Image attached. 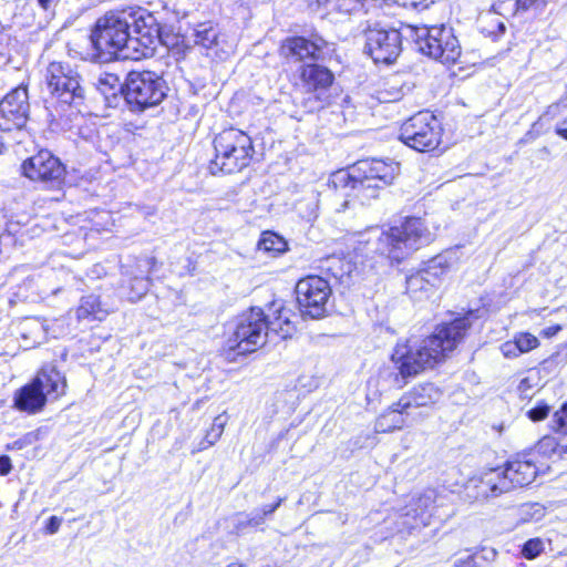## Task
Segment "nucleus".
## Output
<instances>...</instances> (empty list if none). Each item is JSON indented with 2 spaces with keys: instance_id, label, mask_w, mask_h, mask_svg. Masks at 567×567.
I'll use <instances>...</instances> for the list:
<instances>
[{
  "instance_id": "nucleus-1",
  "label": "nucleus",
  "mask_w": 567,
  "mask_h": 567,
  "mask_svg": "<svg viewBox=\"0 0 567 567\" xmlns=\"http://www.w3.org/2000/svg\"><path fill=\"white\" fill-rule=\"evenodd\" d=\"M472 323L468 316L439 326L434 333L422 340L399 341L391 354L398 370L395 382L402 388L406 380L443 361L463 341Z\"/></svg>"
},
{
  "instance_id": "nucleus-2",
  "label": "nucleus",
  "mask_w": 567,
  "mask_h": 567,
  "mask_svg": "<svg viewBox=\"0 0 567 567\" xmlns=\"http://www.w3.org/2000/svg\"><path fill=\"white\" fill-rule=\"evenodd\" d=\"M432 239V233L421 218L409 217L401 226L388 230L372 228L359 234L353 252L355 258L380 256L399 262Z\"/></svg>"
},
{
  "instance_id": "nucleus-3",
  "label": "nucleus",
  "mask_w": 567,
  "mask_h": 567,
  "mask_svg": "<svg viewBox=\"0 0 567 567\" xmlns=\"http://www.w3.org/2000/svg\"><path fill=\"white\" fill-rule=\"evenodd\" d=\"M278 316L268 321L260 308H251L238 316L233 334L227 340L229 350L238 354L255 352L266 343L267 331L271 330L286 339L295 332V326L289 318L290 310L280 307Z\"/></svg>"
},
{
  "instance_id": "nucleus-4",
  "label": "nucleus",
  "mask_w": 567,
  "mask_h": 567,
  "mask_svg": "<svg viewBox=\"0 0 567 567\" xmlns=\"http://www.w3.org/2000/svg\"><path fill=\"white\" fill-rule=\"evenodd\" d=\"M91 42L99 62H107L117 56L133 60L128 49V24L123 10L109 11L99 18L91 33Z\"/></svg>"
},
{
  "instance_id": "nucleus-5",
  "label": "nucleus",
  "mask_w": 567,
  "mask_h": 567,
  "mask_svg": "<svg viewBox=\"0 0 567 567\" xmlns=\"http://www.w3.org/2000/svg\"><path fill=\"white\" fill-rule=\"evenodd\" d=\"M214 148L215 156L209 164L212 174L239 172L248 166L254 153L250 136L233 127L216 135Z\"/></svg>"
},
{
  "instance_id": "nucleus-6",
  "label": "nucleus",
  "mask_w": 567,
  "mask_h": 567,
  "mask_svg": "<svg viewBox=\"0 0 567 567\" xmlns=\"http://www.w3.org/2000/svg\"><path fill=\"white\" fill-rule=\"evenodd\" d=\"M410 29L417 50L423 54L439 60L443 64L455 63L461 56V45L452 28L442 24Z\"/></svg>"
},
{
  "instance_id": "nucleus-7",
  "label": "nucleus",
  "mask_w": 567,
  "mask_h": 567,
  "mask_svg": "<svg viewBox=\"0 0 567 567\" xmlns=\"http://www.w3.org/2000/svg\"><path fill=\"white\" fill-rule=\"evenodd\" d=\"M123 12L128 24V49L133 53V60L153 55L159 40V24L154 14L142 7L127 8Z\"/></svg>"
},
{
  "instance_id": "nucleus-8",
  "label": "nucleus",
  "mask_w": 567,
  "mask_h": 567,
  "mask_svg": "<svg viewBox=\"0 0 567 567\" xmlns=\"http://www.w3.org/2000/svg\"><path fill=\"white\" fill-rule=\"evenodd\" d=\"M165 90L164 81L155 73L132 71L125 81L124 96L132 111L142 112L161 104Z\"/></svg>"
},
{
  "instance_id": "nucleus-9",
  "label": "nucleus",
  "mask_w": 567,
  "mask_h": 567,
  "mask_svg": "<svg viewBox=\"0 0 567 567\" xmlns=\"http://www.w3.org/2000/svg\"><path fill=\"white\" fill-rule=\"evenodd\" d=\"M442 137L441 123L430 111H421L408 118L400 128L399 138L417 152L435 150Z\"/></svg>"
},
{
  "instance_id": "nucleus-10",
  "label": "nucleus",
  "mask_w": 567,
  "mask_h": 567,
  "mask_svg": "<svg viewBox=\"0 0 567 567\" xmlns=\"http://www.w3.org/2000/svg\"><path fill=\"white\" fill-rule=\"evenodd\" d=\"M45 80L48 89L58 103L68 106H79L84 97L81 78L69 63L51 62L47 68Z\"/></svg>"
},
{
  "instance_id": "nucleus-11",
  "label": "nucleus",
  "mask_w": 567,
  "mask_h": 567,
  "mask_svg": "<svg viewBox=\"0 0 567 567\" xmlns=\"http://www.w3.org/2000/svg\"><path fill=\"white\" fill-rule=\"evenodd\" d=\"M296 295L301 315L311 319H319L327 312L331 288L322 277L308 276L297 282Z\"/></svg>"
},
{
  "instance_id": "nucleus-12",
  "label": "nucleus",
  "mask_w": 567,
  "mask_h": 567,
  "mask_svg": "<svg viewBox=\"0 0 567 567\" xmlns=\"http://www.w3.org/2000/svg\"><path fill=\"white\" fill-rule=\"evenodd\" d=\"M364 52L375 63L390 64L400 55L402 41L396 29H384L375 24L364 31Z\"/></svg>"
},
{
  "instance_id": "nucleus-13",
  "label": "nucleus",
  "mask_w": 567,
  "mask_h": 567,
  "mask_svg": "<svg viewBox=\"0 0 567 567\" xmlns=\"http://www.w3.org/2000/svg\"><path fill=\"white\" fill-rule=\"evenodd\" d=\"M495 478H489L486 484L489 486V491L496 495L511 493L514 487H523L530 484L536 475L537 467L533 460L517 457L508 461L506 468L501 476L496 471L494 472Z\"/></svg>"
},
{
  "instance_id": "nucleus-14",
  "label": "nucleus",
  "mask_w": 567,
  "mask_h": 567,
  "mask_svg": "<svg viewBox=\"0 0 567 567\" xmlns=\"http://www.w3.org/2000/svg\"><path fill=\"white\" fill-rule=\"evenodd\" d=\"M29 96L25 86H18L0 102V130L10 132L21 130L29 118Z\"/></svg>"
},
{
  "instance_id": "nucleus-15",
  "label": "nucleus",
  "mask_w": 567,
  "mask_h": 567,
  "mask_svg": "<svg viewBox=\"0 0 567 567\" xmlns=\"http://www.w3.org/2000/svg\"><path fill=\"white\" fill-rule=\"evenodd\" d=\"M23 175L31 181L58 185L63 179L65 169L60 159L48 151H40L23 162Z\"/></svg>"
},
{
  "instance_id": "nucleus-16",
  "label": "nucleus",
  "mask_w": 567,
  "mask_h": 567,
  "mask_svg": "<svg viewBox=\"0 0 567 567\" xmlns=\"http://www.w3.org/2000/svg\"><path fill=\"white\" fill-rule=\"evenodd\" d=\"M327 47V42L318 35L312 39L303 37H292L284 41L281 45V53L296 61L320 60L322 59L323 49Z\"/></svg>"
},
{
  "instance_id": "nucleus-17",
  "label": "nucleus",
  "mask_w": 567,
  "mask_h": 567,
  "mask_svg": "<svg viewBox=\"0 0 567 567\" xmlns=\"http://www.w3.org/2000/svg\"><path fill=\"white\" fill-rule=\"evenodd\" d=\"M441 395V390L433 383L417 384L396 401V409L410 413L411 409L430 406L436 403Z\"/></svg>"
},
{
  "instance_id": "nucleus-18",
  "label": "nucleus",
  "mask_w": 567,
  "mask_h": 567,
  "mask_svg": "<svg viewBox=\"0 0 567 567\" xmlns=\"http://www.w3.org/2000/svg\"><path fill=\"white\" fill-rule=\"evenodd\" d=\"M155 264L153 258H141L136 261V270L128 271L130 276L126 297L131 302L141 300L150 289L148 274Z\"/></svg>"
},
{
  "instance_id": "nucleus-19",
  "label": "nucleus",
  "mask_w": 567,
  "mask_h": 567,
  "mask_svg": "<svg viewBox=\"0 0 567 567\" xmlns=\"http://www.w3.org/2000/svg\"><path fill=\"white\" fill-rule=\"evenodd\" d=\"M32 382L44 392L47 400H55L65 393V377L53 365L43 367Z\"/></svg>"
},
{
  "instance_id": "nucleus-20",
  "label": "nucleus",
  "mask_w": 567,
  "mask_h": 567,
  "mask_svg": "<svg viewBox=\"0 0 567 567\" xmlns=\"http://www.w3.org/2000/svg\"><path fill=\"white\" fill-rule=\"evenodd\" d=\"M300 81L305 91L310 93L330 86L333 75L327 68L310 63L301 68Z\"/></svg>"
},
{
  "instance_id": "nucleus-21",
  "label": "nucleus",
  "mask_w": 567,
  "mask_h": 567,
  "mask_svg": "<svg viewBox=\"0 0 567 567\" xmlns=\"http://www.w3.org/2000/svg\"><path fill=\"white\" fill-rule=\"evenodd\" d=\"M44 392H41L33 382L22 386L14 396V405L18 410L29 414L40 412L47 403Z\"/></svg>"
},
{
  "instance_id": "nucleus-22",
  "label": "nucleus",
  "mask_w": 567,
  "mask_h": 567,
  "mask_svg": "<svg viewBox=\"0 0 567 567\" xmlns=\"http://www.w3.org/2000/svg\"><path fill=\"white\" fill-rule=\"evenodd\" d=\"M48 329L45 322L38 318H29L20 323V336L24 348H33L47 340Z\"/></svg>"
},
{
  "instance_id": "nucleus-23",
  "label": "nucleus",
  "mask_w": 567,
  "mask_h": 567,
  "mask_svg": "<svg viewBox=\"0 0 567 567\" xmlns=\"http://www.w3.org/2000/svg\"><path fill=\"white\" fill-rule=\"evenodd\" d=\"M409 414L408 411L396 409V402H394L386 411L378 416L374 423V430L378 433H389L401 430L405 425L404 415Z\"/></svg>"
},
{
  "instance_id": "nucleus-24",
  "label": "nucleus",
  "mask_w": 567,
  "mask_h": 567,
  "mask_svg": "<svg viewBox=\"0 0 567 567\" xmlns=\"http://www.w3.org/2000/svg\"><path fill=\"white\" fill-rule=\"evenodd\" d=\"M454 261L453 252L446 251L427 260L422 270L437 285L441 277L452 268Z\"/></svg>"
},
{
  "instance_id": "nucleus-25",
  "label": "nucleus",
  "mask_w": 567,
  "mask_h": 567,
  "mask_svg": "<svg viewBox=\"0 0 567 567\" xmlns=\"http://www.w3.org/2000/svg\"><path fill=\"white\" fill-rule=\"evenodd\" d=\"M107 316V310L102 307L100 298L94 295L83 297L76 309V318L79 320L94 319L102 321Z\"/></svg>"
},
{
  "instance_id": "nucleus-26",
  "label": "nucleus",
  "mask_w": 567,
  "mask_h": 567,
  "mask_svg": "<svg viewBox=\"0 0 567 567\" xmlns=\"http://www.w3.org/2000/svg\"><path fill=\"white\" fill-rule=\"evenodd\" d=\"M435 286V282L422 269L406 278V291L415 299L427 296Z\"/></svg>"
},
{
  "instance_id": "nucleus-27",
  "label": "nucleus",
  "mask_w": 567,
  "mask_h": 567,
  "mask_svg": "<svg viewBox=\"0 0 567 567\" xmlns=\"http://www.w3.org/2000/svg\"><path fill=\"white\" fill-rule=\"evenodd\" d=\"M359 175L354 173V166L350 169H340L332 174L330 183L336 189L343 190L346 196H352Z\"/></svg>"
},
{
  "instance_id": "nucleus-28",
  "label": "nucleus",
  "mask_w": 567,
  "mask_h": 567,
  "mask_svg": "<svg viewBox=\"0 0 567 567\" xmlns=\"http://www.w3.org/2000/svg\"><path fill=\"white\" fill-rule=\"evenodd\" d=\"M327 270L340 281L351 278L357 272V266L351 261L339 257H330L327 260Z\"/></svg>"
},
{
  "instance_id": "nucleus-29",
  "label": "nucleus",
  "mask_w": 567,
  "mask_h": 567,
  "mask_svg": "<svg viewBox=\"0 0 567 567\" xmlns=\"http://www.w3.org/2000/svg\"><path fill=\"white\" fill-rule=\"evenodd\" d=\"M384 188L385 187H383L381 184L363 181L359 176V181H357L353 192V197L359 199L362 204H368L371 199L379 197L380 190Z\"/></svg>"
},
{
  "instance_id": "nucleus-30",
  "label": "nucleus",
  "mask_w": 567,
  "mask_h": 567,
  "mask_svg": "<svg viewBox=\"0 0 567 567\" xmlns=\"http://www.w3.org/2000/svg\"><path fill=\"white\" fill-rule=\"evenodd\" d=\"M259 250L280 254L287 249V241L272 231H265L258 243Z\"/></svg>"
},
{
  "instance_id": "nucleus-31",
  "label": "nucleus",
  "mask_w": 567,
  "mask_h": 567,
  "mask_svg": "<svg viewBox=\"0 0 567 567\" xmlns=\"http://www.w3.org/2000/svg\"><path fill=\"white\" fill-rule=\"evenodd\" d=\"M95 85L96 89L105 96H116V93L122 91L123 87V85L120 82V79L112 73H105L100 75Z\"/></svg>"
},
{
  "instance_id": "nucleus-32",
  "label": "nucleus",
  "mask_w": 567,
  "mask_h": 567,
  "mask_svg": "<svg viewBox=\"0 0 567 567\" xmlns=\"http://www.w3.org/2000/svg\"><path fill=\"white\" fill-rule=\"evenodd\" d=\"M195 43L206 49H212L217 44L218 33L215 28L208 24H200L195 30Z\"/></svg>"
},
{
  "instance_id": "nucleus-33",
  "label": "nucleus",
  "mask_w": 567,
  "mask_h": 567,
  "mask_svg": "<svg viewBox=\"0 0 567 567\" xmlns=\"http://www.w3.org/2000/svg\"><path fill=\"white\" fill-rule=\"evenodd\" d=\"M519 522L539 520L545 515V506L537 502H528L519 507Z\"/></svg>"
},
{
  "instance_id": "nucleus-34",
  "label": "nucleus",
  "mask_w": 567,
  "mask_h": 567,
  "mask_svg": "<svg viewBox=\"0 0 567 567\" xmlns=\"http://www.w3.org/2000/svg\"><path fill=\"white\" fill-rule=\"evenodd\" d=\"M377 174L379 178V183L386 187L388 185H391L395 178L396 172H398V164L391 162L385 163L384 161L377 159Z\"/></svg>"
},
{
  "instance_id": "nucleus-35",
  "label": "nucleus",
  "mask_w": 567,
  "mask_h": 567,
  "mask_svg": "<svg viewBox=\"0 0 567 567\" xmlns=\"http://www.w3.org/2000/svg\"><path fill=\"white\" fill-rule=\"evenodd\" d=\"M377 159L371 161H360L354 165V173L360 174V177L363 181H370L371 183H379L378 174H377Z\"/></svg>"
},
{
  "instance_id": "nucleus-36",
  "label": "nucleus",
  "mask_w": 567,
  "mask_h": 567,
  "mask_svg": "<svg viewBox=\"0 0 567 567\" xmlns=\"http://www.w3.org/2000/svg\"><path fill=\"white\" fill-rule=\"evenodd\" d=\"M225 420L221 415H218L214 419L212 427L207 431L205 440L200 443V449H206L208 446L214 445L224 432Z\"/></svg>"
},
{
  "instance_id": "nucleus-37",
  "label": "nucleus",
  "mask_w": 567,
  "mask_h": 567,
  "mask_svg": "<svg viewBox=\"0 0 567 567\" xmlns=\"http://www.w3.org/2000/svg\"><path fill=\"white\" fill-rule=\"evenodd\" d=\"M543 551L544 543L540 538L528 539L522 548V555L526 559H534L538 557Z\"/></svg>"
},
{
  "instance_id": "nucleus-38",
  "label": "nucleus",
  "mask_w": 567,
  "mask_h": 567,
  "mask_svg": "<svg viewBox=\"0 0 567 567\" xmlns=\"http://www.w3.org/2000/svg\"><path fill=\"white\" fill-rule=\"evenodd\" d=\"M514 339L517 342L522 353H526L539 346L538 339L528 332L517 333L515 334Z\"/></svg>"
},
{
  "instance_id": "nucleus-39",
  "label": "nucleus",
  "mask_w": 567,
  "mask_h": 567,
  "mask_svg": "<svg viewBox=\"0 0 567 567\" xmlns=\"http://www.w3.org/2000/svg\"><path fill=\"white\" fill-rule=\"evenodd\" d=\"M553 430L556 432H567V403L553 416Z\"/></svg>"
},
{
  "instance_id": "nucleus-40",
  "label": "nucleus",
  "mask_w": 567,
  "mask_h": 567,
  "mask_svg": "<svg viewBox=\"0 0 567 567\" xmlns=\"http://www.w3.org/2000/svg\"><path fill=\"white\" fill-rule=\"evenodd\" d=\"M550 408L545 403H539L527 412V415L533 421H542L549 414Z\"/></svg>"
},
{
  "instance_id": "nucleus-41",
  "label": "nucleus",
  "mask_w": 567,
  "mask_h": 567,
  "mask_svg": "<svg viewBox=\"0 0 567 567\" xmlns=\"http://www.w3.org/2000/svg\"><path fill=\"white\" fill-rule=\"evenodd\" d=\"M501 351L504 357L509 358V359L517 358L522 354L515 339L504 342L501 346Z\"/></svg>"
},
{
  "instance_id": "nucleus-42",
  "label": "nucleus",
  "mask_w": 567,
  "mask_h": 567,
  "mask_svg": "<svg viewBox=\"0 0 567 567\" xmlns=\"http://www.w3.org/2000/svg\"><path fill=\"white\" fill-rule=\"evenodd\" d=\"M34 434L28 433L19 440L14 441L12 444L8 445L9 450H22L25 446L32 444L34 442Z\"/></svg>"
},
{
  "instance_id": "nucleus-43",
  "label": "nucleus",
  "mask_w": 567,
  "mask_h": 567,
  "mask_svg": "<svg viewBox=\"0 0 567 567\" xmlns=\"http://www.w3.org/2000/svg\"><path fill=\"white\" fill-rule=\"evenodd\" d=\"M559 445L560 444H557L555 442V439L554 437H550V436H545L543 437L539 443H538V450L542 451V452H547V451H551V452H556V450L558 449L559 450Z\"/></svg>"
},
{
  "instance_id": "nucleus-44",
  "label": "nucleus",
  "mask_w": 567,
  "mask_h": 567,
  "mask_svg": "<svg viewBox=\"0 0 567 567\" xmlns=\"http://www.w3.org/2000/svg\"><path fill=\"white\" fill-rule=\"evenodd\" d=\"M61 523H62V518H60L58 516H51L47 522V525L44 528L45 533L49 535L55 534L59 530Z\"/></svg>"
},
{
  "instance_id": "nucleus-45",
  "label": "nucleus",
  "mask_w": 567,
  "mask_h": 567,
  "mask_svg": "<svg viewBox=\"0 0 567 567\" xmlns=\"http://www.w3.org/2000/svg\"><path fill=\"white\" fill-rule=\"evenodd\" d=\"M454 567H476L475 557L470 554L461 556L454 560Z\"/></svg>"
},
{
  "instance_id": "nucleus-46",
  "label": "nucleus",
  "mask_w": 567,
  "mask_h": 567,
  "mask_svg": "<svg viewBox=\"0 0 567 567\" xmlns=\"http://www.w3.org/2000/svg\"><path fill=\"white\" fill-rule=\"evenodd\" d=\"M11 471V460L7 455L0 456V474L7 475Z\"/></svg>"
},
{
  "instance_id": "nucleus-47",
  "label": "nucleus",
  "mask_w": 567,
  "mask_h": 567,
  "mask_svg": "<svg viewBox=\"0 0 567 567\" xmlns=\"http://www.w3.org/2000/svg\"><path fill=\"white\" fill-rule=\"evenodd\" d=\"M399 4L408 8V7H411L413 9H417L419 6H421L422 8H426V4H423L422 2H417L416 0H403V1H396Z\"/></svg>"
},
{
  "instance_id": "nucleus-48",
  "label": "nucleus",
  "mask_w": 567,
  "mask_h": 567,
  "mask_svg": "<svg viewBox=\"0 0 567 567\" xmlns=\"http://www.w3.org/2000/svg\"><path fill=\"white\" fill-rule=\"evenodd\" d=\"M560 330H561L560 326H558V324L551 326L544 330V336L547 338H550V337L555 336Z\"/></svg>"
},
{
  "instance_id": "nucleus-49",
  "label": "nucleus",
  "mask_w": 567,
  "mask_h": 567,
  "mask_svg": "<svg viewBox=\"0 0 567 567\" xmlns=\"http://www.w3.org/2000/svg\"><path fill=\"white\" fill-rule=\"evenodd\" d=\"M307 1H308L309 7H311L312 9H319L329 2V0H307Z\"/></svg>"
},
{
  "instance_id": "nucleus-50",
  "label": "nucleus",
  "mask_w": 567,
  "mask_h": 567,
  "mask_svg": "<svg viewBox=\"0 0 567 567\" xmlns=\"http://www.w3.org/2000/svg\"><path fill=\"white\" fill-rule=\"evenodd\" d=\"M56 2H58V0H38V3L40 4V7L45 10L52 8Z\"/></svg>"
},
{
  "instance_id": "nucleus-51",
  "label": "nucleus",
  "mask_w": 567,
  "mask_h": 567,
  "mask_svg": "<svg viewBox=\"0 0 567 567\" xmlns=\"http://www.w3.org/2000/svg\"><path fill=\"white\" fill-rule=\"evenodd\" d=\"M558 134L561 135L565 140H567V128L559 130Z\"/></svg>"
},
{
  "instance_id": "nucleus-52",
  "label": "nucleus",
  "mask_w": 567,
  "mask_h": 567,
  "mask_svg": "<svg viewBox=\"0 0 567 567\" xmlns=\"http://www.w3.org/2000/svg\"><path fill=\"white\" fill-rule=\"evenodd\" d=\"M559 453H567V444L559 445Z\"/></svg>"
},
{
  "instance_id": "nucleus-53",
  "label": "nucleus",
  "mask_w": 567,
  "mask_h": 567,
  "mask_svg": "<svg viewBox=\"0 0 567 567\" xmlns=\"http://www.w3.org/2000/svg\"><path fill=\"white\" fill-rule=\"evenodd\" d=\"M226 567H243V565L234 561V563L228 564Z\"/></svg>"
},
{
  "instance_id": "nucleus-54",
  "label": "nucleus",
  "mask_w": 567,
  "mask_h": 567,
  "mask_svg": "<svg viewBox=\"0 0 567 567\" xmlns=\"http://www.w3.org/2000/svg\"><path fill=\"white\" fill-rule=\"evenodd\" d=\"M277 506H279V503H277L275 506H272V507L268 511V513H272V512L276 509V507H277Z\"/></svg>"
},
{
  "instance_id": "nucleus-55",
  "label": "nucleus",
  "mask_w": 567,
  "mask_h": 567,
  "mask_svg": "<svg viewBox=\"0 0 567 567\" xmlns=\"http://www.w3.org/2000/svg\"><path fill=\"white\" fill-rule=\"evenodd\" d=\"M3 147H4V144L2 141H0V153L2 152Z\"/></svg>"
}]
</instances>
